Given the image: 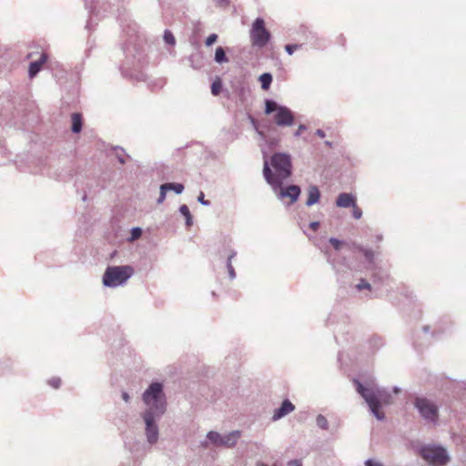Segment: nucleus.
Listing matches in <instances>:
<instances>
[{
	"label": "nucleus",
	"mask_w": 466,
	"mask_h": 466,
	"mask_svg": "<svg viewBox=\"0 0 466 466\" xmlns=\"http://www.w3.org/2000/svg\"><path fill=\"white\" fill-rule=\"evenodd\" d=\"M354 383L357 392L363 398L372 415L378 420H383L385 414L380 410V408L383 405H390L393 403V398L390 391L375 383L364 385L357 380H354Z\"/></svg>",
	"instance_id": "nucleus-1"
},
{
	"label": "nucleus",
	"mask_w": 466,
	"mask_h": 466,
	"mask_svg": "<svg viewBox=\"0 0 466 466\" xmlns=\"http://www.w3.org/2000/svg\"><path fill=\"white\" fill-rule=\"evenodd\" d=\"M142 400L147 406L143 413L162 417L167 410V399L163 384L152 382L142 394Z\"/></svg>",
	"instance_id": "nucleus-2"
},
{
	"label": "nucleus",
	"mask_w": 466,
	"mask_h": 466,
	"mask_svg": "<svg viewBox=\"0 0 466 466\" xmlns=\"http://www.w3.org/2000/svg\"><path fill=\"white\" fill-rule=\"evenodd\" d=\"M263 175L266 181L271 186L272 190L278 199L284 202L286 198H289V201L287 202L288 206L294 204L299 199L301 193V189L299 186L290 185L282 187L283 182H276L275 180L271 179L270 167L267 159L264 160Z\"/></svg>",
	"instance_id": "nucleus-3"
},
{
	"label": "nucleus",
	"mask_w": 466,
	"mask_h": 466,
	"mask_svg": "<svg viewBox=\"0 0 466 466\" xmlns=\"http://www.w3.org/2000/svg\"><path fill=\"white\" fill-rule=\"evenodd\" d=\"M134 274V268L129 265L108 266L102 278L105 287L116 288L123 286Z\"/></svg>",
	"instance_id": "nucleus-4"
},
{
	"label": "nucleus",
	"mask_w": 466,
	"mask_h": 466,
	"mask_svg": "<svg viewBox=\"0 0 466 466\" xmlns=\"http://www.w3.org/2000/svg\"><path fill=\"white\" fill-rule=\"evenodd\" d=\"M270 177L276 182H284L291 175L290 156L285 153H275L270 158Z\"/></svg>",
	"instance_id": "nucleus-5"
},
{
	"label": "nucleus",
	"mask_w": 466,
	"mask_h": 466,
	"mask_svg": "<svg viewBox=\"0 0 466 466\" xmlns=\"http://www.w3.org/2000/svg\"><path fill=\"white\" fill-rule=\"evenodd\" d=\"M273 113V119L277 126L284 127H291L294 124L295 116L289 107L280 106L274 100L266 99L265 114L271 115Z\"/></svg>",
	"instance_id": "nucleus-6"
},
{
	"label": "nucleus",
	"mask_w": 466,
	"mask_h": 466,
	"mask_svg": "<svg viewBox=\"0 0 466 466\" xmlns=\"http://www.w3.org/2000/svg\"><path fill=\"white\" fill-rule=\"evenodd\" d=\"M413 405L418 410L420 418L430 425H437L439 421V407L431 400L417 396L413 400Z\"/></svg>",
	"instance_id": "nucleus-7"
},
{
	"label": "nucleus",
	"mask_w": 466,
	"mask_h": 466,
	"mask_svg": "<svg viewBox=\"0 0 466 466\" xmlns=\"http://www.w3.org/2000/svg\"><path fill=\"white\" fill-rule=\"evenodd\" d=\"M420 453L426 461L435 466H443L450 460L446 449L441 446L426 445L420 449Z\"/></svg>",
	"instance_id": "nucleus-8"
},
{
	"label": "nucleus",
	"mask_w": 466,
	"mask_h": 466,
	"mask_svg": "<svg viewBox=\"0 0 466 466\" xmlns=\"http://www.w3.org/2000/svg\"><path fill=\"white\" fill-rule=\"evenodd\" d=\"M270 39V33L265 27V21L261 17L254 20L250 30V41L253 46L264 47Z\"/></svg>",
	"instance_id": "nucleus-9"
},
{
	"label": "nucleus",
	"mask_w": 466,
	"mask_h": 466,
	"mask_svg": "<svg viewBox=\"0 0 466 466\" xmlns=\"http://www.w3.org/2000/svg\"><path fill=\"white\" fill-rule=\"evenodd\" d=\"M241 436L240 431H233L226 435H221L218 431H210L207 434V438L216 446H225L231 448L236 445L238 440Z\"/></svg>",
	"instance_id": "nucleus-10"
},
{
	"label": "nucleus",
	"mask_w": 466,
	"mask_h": 466,
	"mask_svg": "<svg viewBox=\"0 0 466 466\" xmlns=\"http://www.w3.org/2000/svg\"><path fill=\"white\" fill-rule=\"evenodd\" d=\"M141 417L145 423V435L147 441L153 445L156 444L159 437V430L157 421L161 417L149 415L148 413H142Z\"/></svg>",
	"instance_id": "nucleus-11"
},
{
	"label": "nucleus",
	"mask_w": 466,
	"mask_h": 466,
	"mask_svg": "<svg viewBox=\"0 0 466 466\" xmlns=\"http://www.w3.org/2000/svg\"><path fill=\"white\" fill-rule=\"evenodd\" d=\"M294 410H295V406L291 403V401L288 399L284 400L282 401L280 407L275 410L273 416H272V420L277 421V420L284 418L290 412H292Z\"/></svg>",
	"instance_id": "nucleus-12"
},
{
	"label": "nucleus",
	"mask_w": 466,
	"mask_h": 466,
	"mask_svg": "<svg viewBox=\"0 0 466 466\" xmlns=\"http://www.w3.org/2000/svg\"><path fill=\"white\" fill-rule=\"evenodd\" d=\"M307 201L306 206L310 207L317 204L320 198V191L315 185H310L307 189Z\"/></svg>",
	"instance_id": "nucleus-13"
},
{
	"label": "nucleus",
	"mask_w": 466,
	"mask_h": 466,
	"mask_svg": "<svg viewBox=\"0 0 466 466\" xmlns=\"http://www.w3.org/2000/svg\"><path fill=\"white\" fill-rule=\"evenodd\" d=\"M355 203H356L355 198L351 194H349V193H340L338 196L337 200H336V205L339 208H347L350 207H354Z\"/></svg>",
	"instance_id": "nucleus-14"
},
{
	"label": "nucleus",
	"mask_w": 466,
	"mask_h": 466,
	"mask_svg": "<svg viewBox=\"0 0 466 466\" xmlns=\"http://www.w3.org/2000/svg\"><path fill=\"white\" fill-rule=\"evenodd\" d=\"M46 60L47 56L43 53L39 59L31 62L28 69L29 77L33 78L34 76H35L41 70L42 66L46 62Z\"/></svg>",
	"instance_id": "nucleus-15"
},
{
	"label": "nucleus",
	"mask_w": 466,
	"mask_h": 466,
	"mask_svg": "<svg viewBox=\"0 0 466 466\" xmlns=\"http://www.w3.org/2000/svg\"><path fill=\"white\" fill-rule=\"evenodd\" d=\"M353 246L363 254V256L365 257L366 260L370 264H373L374 263V259H375V256H376V253H375L374 250H372L371 248H364V247H362L361 245H359V244H353Z\"/></svg>",
	"instance_id": "nucleus-16"
},
{
	"label": "nucleus",
	"mask_w": 466,
	"mask_h": 466,
	"mask_svg": "<svg viewBox=\"0 0 466 466\" xmlns=\"http://www.w3.org/2000/svg\"><path fill=\"white\" fill-rule=\"evenodd\" d=\"M72 127L71 130L73 133H79L82 130V116L79 113H73L71 116Z\"/></svg>",
	"instance_id": "nucleus-17"
},
{
	"label": "nucleus",
	"mask_w": 466,
	"mask_h": 466,
	"mask_svg": "<svg viewBox=\"0 0 466 466\" xmlns=\"http://www.w3.org/2000/svg\"><path fill=\"white\" fill-rule=\"evenodd\" d=\"M179 212L186 218V226L187 228L191 227L193 224V218L188 207L187 205H181L179 208Z\"/></svg>",
	"instance_id": "nucleus-18"
},
{
	"label": "nucleus",
	"mask_w": 466,
	"mask_h": 466,
	"mask_svg": "<svg viewBox=\"0 0 466 466\" xmlns=\"http://www.w3.org/2000/svg\"><path fill=\"white\" fill-rule=\"evenodd\" d=\"M259 81L261 83V88L263 90H268L270 86V84L272 82V76L269 73H263L259 76Z\"/></svg>",
	"instance_id": "nucleus-19"
},
{
	"label": "nucleus",
	"mask_w": 466,
	"mask_h": 466,
	"mask_svg": "<svg viewBox=\"0 0 466 466\" xmlns=\"http://www.w3.org/2000/svg\"><path fill=\"white\" fill-rule=\"evenodd\" d=\"M215 61L218 64L227 63L228 61L223 47L218 46L216 48Z\"/></svg>",
	"instance_id": "nucleus-20"
},
{
	"label": "nucleus",
	"mask_w": 466,
	"mask_h": 466,
	"mask_svg": "<svg viewBox=\"0 0 466 466\" xmlns=\"http://www.w3.org/2000/svg\"><path fill=\"white\" fill-rule=\"evenodd\" d=\"M162 185L166 187L167 191L173 190L177 195L181 194L184 190V186L180 183H165Z\"/></svg>",
	"instance_id": "nucleus-21"
},
{
	"label": "nucleus",
	"mask_w": 466,
	"mask_h": 466,
	"mask_svg": "<svg viewBox=\"0 0 466 466\" xmlns=\"http://www.w3.org/2000/svg\"><path fill=\"white\" fill-rule=\"evenodd\" d=\"M316 424L319 428L322 430H328L329 429V421L326 419L325 416L319 414L316 418Z\"/></svg>",
	"instance_id": "nucleus-22"
},
{
	"label": "nucleus",
	"mask_w": 466,
	"mask_h": 466,
	"mask_svg": "<svg viewBox=\"0 0 466 466\" xmlns=\"http://www.w3.org/2000/svg\"><path fill=\"white\" fill-rule=\"evenodd\" d=\"M164 40L167 44L168 45H175L176 43V40H175V37L173 35V34L170 32V31H165V34H164Z\"/></svg>",
	"instance_id": "nucleus-23"
},
{
	"label": "nucleus",
	"mask_w": 466,
	"mask_h": 466,
	"mask_svg": "<svg viewBox=\"0 0 466 466\" xmlns=\"http://www.w3.org/2000/svg\"><path fill=\"white\" fill-rule=\"evenodd\" d=\"M160 191H159V197L157 199V204H162L165 199H166V195H167V189H166V187H164L163 185L160 186Z\"/></svg>",
	"instance_id": "nucleus-24"
},
{
	"label": "nucleus",
	"mask_w": 466,
	"mask_h": 466,
	"mask_svg": "<svg viewBox=\"0 0 466 466\" xmlns=\"http://www.w3.org/2000/svg\"><path fill=\"white\" fill-rule=\"evenodd\" d=\"M356 289L358 290H362L364 289H370L371 286H370V284L367 280H365L364 279H361L360 280V282L356 285Z\"/></svg>",
	"instance_id": "nucleus-25"
},
{
	"label": "nucleus",
	"mask_w": 466,
	"mask_h": 466,
	"mask_svg": "<svg viewBox=\"0 0 466 466\" xmlns=\"http://www.w3.org/2000/svg\"><path fill=\"white\" fill-rule=\"evenodd\" d=\"M302 46V45H298V44H295V45H287L285 46V50L286 52L289 54V55H293L294 52L298 49H299L300 47Z\"/></svg>",
	"instance_id": "nucleus-26"
},
{
	"label": "nucleus",
	"mask_w": 466,
	"mask_h": 466,
	"mask_svg": "<svg viewBox=\"0 0 466 466\" xmlns=\"http://www.w3.org/2000/svg\"><path fill=\"white\" fill-rule=\"evenodd\" d=\"M141 234H142V229L138 227L137 228H133L132 230H131V238L130 239L131 240H135V239H137L141 237Z\"/></svg>",
	"instance_id": "nucleus-27"
},
{
	"label": "nucleus",
	"mask_w": 466,
	"mask_h": 466,
	"mask_svg": "<svg viewBox=\"0 0 466 466\" xmlns=\"http://www.w3.org/2000/svg\"><path fill=\"white\" fill-rule=\"evenodd\" d=\"M48 385H50L54 389H58L61 385V380L58 377L51 378L48 380Z\"/></svg>",
	"instance_id": "nucleus-28"
},
{
	"label": "nucleus",
	"mask_w": 466,
	"mask_h": 466,
	"mask_svg": "<svg viewBox=\"0 0 466 466\" xmlns=\"http://www.w3.org/2000/svg\"><path fill=\"white\" fill-rule=\"evenodd\" d=\"M221 89L220 82H213L211 85V92L214 96H218Z\"/></svg>",
	"instance_id": "nucleus-29"
},
{
	"label": "nucleus",
	"mask_w": 466,
	"mask_h": 466,
	"mask_svg": "<svg viewBox=\"0 0 466 466\" xmlns=\"http://www.w3.org/2000/svg\"><path fill=\"white\" fill-rule=\"evenodd\" d=\"M218 40V35L216 34H211L208 36V38L206 39V46H212L214 43H216V41Z\"/></svg>",
	"instance_id": "nucleus-30"
},
{
	"label": "nucleus",
	"mask_w": 466,
	"mask_h": 466,
	"mask_svg": "<svg viewBox=\"0 0 466 466\" xmlns=\"http://www.w3.org/2000/svg\"><path fill=\"white\" fill-rule=\"evenodd\" d=\"M353 208L352 216L356 219H360L362 217V210L358 208L356 205Z\"/></svg>",
	"instance_id": "nucleus-31"
},
{
	"label": "nucleus",
	"mask_w": 466,
	"mask_h": 466,
	"mask_svg": "<svg viewBox=\"0 0 466 466\" xmlns=\"http://www.w3.org/2000/svg\"><path fill=\"white\" fill-rule=\"evenodd\" d=\"M329 243L334 247V248L336 250H339L340 248V246H341V241L339 240L338 238H329Z\"/></svg>",
	"instance_id": "nucleus-32"
},
{
	"label": "nucleus",
	"mask_w": 466,
	"mask_h": 466,
	"mask_svg": "<svg viewBox=\"0 0 466 466\" xmlns=\"http://www.w3.org/2000/svg\"><path fill=\"white\" fill-rule=\"evenodd\" d=\"M365 466H384L380 461L373 460V459H368L365 461Z\"/></svg>",
	"instance_id": "nucleus-33"
},
{
	"label": "nucleus",
	"mask_w": 466,
	"mask_h": 466,
	"mask_svg": "<svg viewBox=\"0 0 466 466\" xmlns=\"http://www.w3.org/2000/svg\"><path fill=\"white\" fill-rule=\"evenodd\" d=\"M198 201L201 205H203V206H205V207H208V206H210V201L206 200V199L204 198V193H203V192H200L199 196L198 197Z\"/></svg>",
	"instance_id": "nucleus-34"
},
{
	"label": "nucleus",
	"mask_w": 466,
	"mask_h": 466,
	"mask_svg": "<svg viewBox=\"0 0 466 466\" xmlns=\"http://www.w3.org/2000/svg\"><path fill=\"white\" fill-rule=\"evenodd\" d=\"M227 268H228V276H229L230 279H234L236 278V272L232 266V263H227Z\"/></svg>",
	"instance_id": "nucleus-35"
},
{
	"label": "nucleus",
	"mask_w": 466,
	"mask_h": 466,
	"mask_svg": "<svg viewBox=\"0 0 466 466\" xmlns=\"http://www.w3.org/2000/svg\"><path fill=\"white\" fill-rule=\"evenodd\" d=\"M288 466H302L300 460H291L288 462Z\"/></svg>",
	"instance_id": "nucleus-36"
},
{
	"label": "nucleus",
	"mask_w": 466,
	"mask_h": 466,
	"mask_svg": "<svg viewBox=\"0 0 466 466\" xmlns=\"http://www.w3.org/2000/svg\"><path fill=\"white\" fill-rule=\"evenodd\" d=\"M304 130H306V126L303 124L299 125L298 130L294 133V136L299 137L301 132Z\"/></svg>",
	"instance_id": "nucleus-37"
},
{
	"label": "nucleus",
	"mask_w": 466,
	"mask_h": 466,
	"mask_svg": "<svg viewBox=\"0 0 466 466\" xmlns=\"http://www.w3.org/2000/svg\"><path fill=\"white\" fill-rule=\"evenodd\" d=\"M121 397L126 403L130 401V396L127 391H122Z\"/></svg>",
	"instance_id": "nucleus-38"
},
{
	"label": "nucleus",
	"mask_w": 466,
	"mask_h": 466,
	"mask_svg": "<svg viewBox=\"0 0 466 466\" xmlns=\"http://www.w3.org/2000/svg\"><path fill=\"white\" fill-rule=\"evenodd\" d=\"M116 157L121 164L126 163V158L124 157V154L116 152Z\"/></svg>",
	"instance_id": "nucleus-39"
},
{
	"label": "nucleus",
	"mask_w": 466,
	"mask_h": 466,
	"mask_svg": "<svg viewBox=\"0 0 466 466\" xmlns=\"http://www.w3.org/2000/svg\"><path fill=\"white\" fill-rule=\"evenodd\" d=\"M251 123L252 125L254 126L255 129L257 130L258 136H260L261 137H264V133L262 131H259L257 127V124H256V121L254 118H251Z\"/></svg>",
	"instance_id": "nucleus-40"
},
{
	"label": "nucleus",
	"mask_w": 466,
	"mask_h": 466,
	"mask_svg": "<svg viewBox=\"0 0 466 466\" xmlns=\"http://www.w3.org/2000/svg\"><path fill=\"white\" fill-rule=\"evenodd\" d=\"M319 227V223L318 221H313L309 224V228L312 229V230H317Z\"/></svg>",
	"instance_id": "nucleus-41"
},
{
	"label": "nucleus",
	"mask_w": 466,
	"mask_h": 466,
	"mask_svg": "<svg viewBox=\"0 0 466 466\" xmlns=\"http://www.w3.org/2000/svg\"><path fill=\"white\" fill-rule=\"evenodd\" d=\"M237 252L232 250L229 256L228 257L227 263H232V259L236 257Z\"/></svg>",
	"instance_id": "nucleus-42"
},
{
	"label": "nucleus",
	"mask_w": 466,
	"mask_h": 466,
	"mask_svg": "<svg viewBox=\"0 0 466 466\" xmlns=\"http://www.w3.org/2000/svg\"><path fill=\"white\" fill-rule=\"evenodd\" d=\"M316 135L319 137H325V132L322 130V129H318L316 131Z\"/></svg>",
	"instance_id": "nucleus-43"
},
{
	"label": "nucleus",
	"mask_w": 466,
	"mask_h": 466,
	"mask_svg": "<svg viewBox=\"0 0 466 466\" xmlns=\"http://www.w3.org/2000/svg\"><path fill=\"white\" fill-rule=\"evenodd\" d=\"M218 4L219 5H223V4H228V0H217Z\"/></svg>",
	"instance_id": "nucleus-44"
},
{
	"label": "nucleus",
	"mask_w": 466,
	"mask_h": 466,
	"mask_svg": "<svg viewBox=\"0 0 466 466\" xmlns=\"http://www.w3.org/2000/svg\"><path fill=\"white\" fill-rule=\"evenodd\" d=\"M393 392H394L395 394H398V393H400V389L399 387H394V388H393Z\"/></svg>",
	"instance_id": "nucleus-45"
},
{
	"label": "nucleus",
	"mask_w": 466,
	"mask_h": 466,
	"mask_svg": "<svg viewBox=\"0 0 466 466\" xmlns=\"http://www.w3.org/2000/svg\"><path fill=\"white\" fill-rule=\"evenodd\" d=\"M256 466H268V465L262 461H257Z\"/></svg>",
	"instance_id": "nucleus-46"
},
{
	"label": "nucleus",
	"mask_w": 466,
	"mask_h": 466,
	"mask_svg": "<svg viewBox=\"0 0 466 466\" xmlns=\"http://www.w3.org/2000/svg\"><path fill=\"white\" fill-rule=\"evenodd\" d=\"M201 445H202L203 447H208V442H207V441H204V442H202V443H201Z\"/></svg>",
	"instance_id": "nucleus-47"
},
{
	"label": "nucleus",
	"mask_w": 466,
	"mask_h": 466,
	"mask_svg": "<svg viewBox=\"0 0 466 466\" xmlns=\"http://www.w3.org/2000/svg\"><path fill=\"white\" fill-rule=\"evenodd\" d=\"M423 330H424L425 332H428V330H429V327H428V326H425V327L423 328Z\"/></svg>",
	"instance_id": "nucleus-48"
},
{
	"label": "nucleus",
	"mask_w": 466,
	"mask_h": 466,
	"mask_svg": "<svg viewBox=\"0 0 466 466\" xmlns=\"http://www.w3.org/2000/svg\"><path fill=\"white\" fill-rule=\"evenodd\" d=\"M377 239H378L379 241L382 240V236H381V235L378 236V237H377Z\"/></svg>",
	"instance_id": "nucleus-49"
},
{
	"label": "nucleus",
	"mask_w": 466,
	"mask_h": 466,
	"mask_svg": "<svg viewBox=\"0 0 466 466\" xmlns=\"http://www.w3.org/2000/svg\"><path fill=\"white\" fill-rule=\"evenodd\" d=\"M326 144H327L328 146H331V143H330V142H329V141H326Z\"/></svg>",
	"instance_id": "nucleus-50"
}]
</instances>
